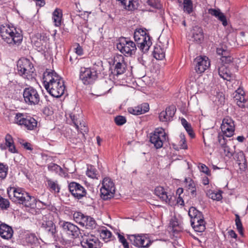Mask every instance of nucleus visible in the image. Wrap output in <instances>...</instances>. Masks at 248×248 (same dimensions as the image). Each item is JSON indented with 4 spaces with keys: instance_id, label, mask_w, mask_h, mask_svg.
Segmentation results:
<instances>
[{
    "instance_id": "obj_51",
    "label": "nucleus",
    "mask_w": 248,
    "mask_h": 248,
    "mask_svg": "<svg viewBox=\"0 0 248 248\" xmlns=\"http://www.w3.org/2000/svg\"><path fill=\"white\" fill-rule=\"evenodd\" d=\"M209 197L213 200L219 201L222 199V195L219 192H211L209 193Z\"/></svg>"
},
{
    "instance_id": "obj_8",
    "label": "nucleus",
    "mask_w": 248,
    "mask_h": 248,
    "mask_svg": "<svg viewBox=\"0 0 248 248\" xmlns=\"http://www.w3.org/2000/svg\"><path fill=\"white\" fill-rule=\"evenodd\" d=\"M117 48L123 54L129 56L134 54L137 50L136 44L124 37L120 38Z\"/></svg>"
},
{
    "instance_id": "obj_28",
    "label": "nucleus",
    "mask_w": 248,
    "mask_h": 248,
    "mask_svg": "<svg viewBox=\"0 0 248 248\" xmlns=\"http://www.w3.org/2000/svg\"><path fill=\"white\" fill-rule=\"evenodd\" d=\"M193 38L197 43H201L203 40L204 36L202 29L198 26H195L193 30Z\"/></svg>"
},
{
    "instance_id": "obj_60",
    "label": "nucleus",
    "mask_w": 248,
    "mask_h": 248,
    "mask_svg": "<svg viewBox=\"0 0 248 248\" xmlns=\"http://www.w3.org/2000/svg\"><path fill=\"white\" fill-rule=\"evenodd\" d=\"M23 146L24 147V148L27 150H32V148L31 147V143H29V142H26L23 145Z\"/></svg>"
},
{
    "instance_id": "obj_46",
    "label": "nucleus",
    "mask_w": 248,
    "mask_h": 248,
    "mask_svg": "<svg viewBox=\"0 0 248 248\" xmlns=\"http://www.w3.org/2000/svg\"><path fill=\"white\" fill-rule=\"evenodd\" d=\"M70 117L74 125L75 126L76 129H79L78 123L80 121L78 120L79 119V115L77 114H75L73 113L70 114Z\"/></svg>"
},
{
    "instance_id": "obj_45",
    "label": "nucleus",
    "mask_w": 248,
    "mask_h": 248,
    "mask_svg": "<svg viewBox=\"0 0 248 248\" xmlns=\"http://www.w3.org/2000/svg\"><path fill=\"white\" fill-rule=\"evenodd\" d=\"M234 148V146H232V147H230L228 145L224 146V151L226 154V155L229 157L232 156L235 152Z\"/></svg>"
},
{
    "instance_id": "obj_41",
    "label": "nucleus",
    "mask_w": 248,
    "mask_h": 248,
    "mask_svg": "<svg viewBox=\"0 0 248 248\" xmlns=\"http://www.w3.org/2000/svg\"><path fill=\"white\" fill-rule=\"evenodd\" d=\"M8 170V166L2 163H0V178L4 179L6 178Z\"/></svg>"
},
{
    "instance_id": "obj_4",
    "label": "nucleus",
    "mask_w": 248,
    "mask_h": 248,
    "mask_svg": "<svg viewBox=\"0 0 248 248\" xmlns=\"http://www.w3.org/2000/svg\"><path fill=\"white\" fill-rule=\"evenodd\" d=\"M102 66L101 62H98L91 68L81 67L80 70L79 78L85 85L92 84L97 78L98 68Z\"/></svg>"
},
{
    "instance_id": "obj_17",
    "label": "nucleus",
    "mask_w": 248,
    "mask_h": 248,
    "mask_svg": "<svg viewBox=\"0 0 248 248\" xmlns=\"http://www.w3.org/2000/svg\"><path fill=\"white\" fill-rule=\"evenodd\" d=\"M128 238L133 245L138 247L146 248L151 244L150 239L144 235H128Z\"/></svg>"
},
{
    "instance_id": "obj_62",
    "label": "nucleus",
    "mask_w": 248,
    "mask_h": 248,
    "mask_svg": "<svg viewBox=\"0 0 248 248\" xmlns=\"http://www.w3.org/2000/svg\"><path fill=\"white\" fill-rule=\"evenodd\" d=\"M228 233L231 237L234 238H236L237 237V234L234 231L231 230L229 231Z\"/></svg>"
},
{
    "instance_id": "obj_40",
    "label": "nucleus",
    "mask_w": 248,
    "mask_h": 248,
    "mask_svg": "<svg viewBox=\"0 0 248 248\" xmlns=\"http://www.w3.org/2000/svg\"><path fill=\"white\" fill-rule=\"evenodd\" d=\"M236 100H237V104L239 107L245 108L248 107V102L243 96V93L241 94V96L239 95L238 97L236 96Z\"/></svg>"
},
{
    "instance_id": "obj_33",
    "label": "nucleus",
    "mask_w": 248,
    "mask_h": 248,
    "mask_svg": "<svg viewBox=\"0 0 248 248\" xmlns=\"http://www.w3.org/2000/svg\"><path fill=\"white\" fill-rule=\"evenodd\" d=\"M62 12L60 9H56L53 13L52 18L56 26H59L61 24L62 18Z\"/></svg>"
},
{
    "instance_id": "obj_23",
    "label": "nucleus",
    "mask_w": 248,
    "mask_h": 248,
    "mask_svg": "<svg viewBox=\"0 0 248 248\" xmlns=\"http://www.w3.org/2000/svg\"><path fill=\"white\" fill-rule=\"evenodd\" d=\"M149 109V106L147 103H143L135 107L128 108V112L133 115H139L147 112Z\"/></svg>"
},
{
    "instance_id": "obj_63",
    "label": "nucleus",
    "mask_w": 248,
    "mask_h": 248,
    "mask_svg": "<svg viewBox=\"0 0 248 248\" xmlns=\"http://www.w3.org/2000/svg\"><path fill=\"white\" fill-rule=\"evenodd\" d=\"M177 202L181 205L184 204V200H183V198L180 196H179V197H178L177 200Z\"/></svg>"
},
{
    "instance_id": "obj_39",
    "label": "nucleus",
    "mask_w": 248,
    "mask_h": 248,
    "mask_svg": "<svg viewBox=\"0 0 248 248\" xmlns=\"http://www.w3.org/2000/svg\"><path fill=\"white\" fill-rule=\"evenodd\" d=\"M86 218L84 226L89 229H94L96 225L95 220L90 216H87Z\"/></svg>"
},
{
    "instance_id": "obj_29",
    "label": "nucleus",
    "mask_w": 248,
    "mask_h": 248,
    "mask_svg": "<svg viewBox=\"0 0 248 248\" xmlns=\"http://www.w3.org/2000/svg\"><path fill=\"white\" fill-rule=\"evenodd\" d=\"M119 2L124 8L128 11H132L137 8L136 1L134 0H116Z\"/></svg>"
},
{
    "instance_id": "obj_31",
    "label": "nucleus",
    "mask_w": 248,
    "mask_h": 248,
    "mask_svg": "<svg viewBox=\"0 0 248 248\" xmlns=\"http://www.w3.org/2000/svg\"><path fill=\"white\" fill-rule=\"evenodd\" d=\"M25 240L27 244L31 246H37L39 244V239L34 233L26 234Z\"/></svg>"
},
{
    "instance_id": "obj_61",
    "label": "nucleus",
    "mask_w": 248,
    "mask_h": 248,
    "mask_svg": "<svg viewBox=\"0 0 248 248\" xmlns=\"http://www.w3.org/2000/svg\"><path fill=\"white\" fill-rule=\"evenodd\" d=\"M181 123H182V125L185 127V128H186V127H187L188 126H189V125H190V124H189L186 121V120L184 118H182L181 119Z\"/></svg>"
},
{
    "instance_id": "obj_53",
    "label": "nucleus",
    "mask_w": 248,
    "mask_h": 248,
    "mask_svg": "<svg viewBox=\"0 0 248 248\" xmlns=\"http://www.w3.org/2000/svg\"><path fill=\"white\" fill-rule=\"evenodd\" d=\"M225 137L226 136L223 134H221L219 133L217 137L218 141L223 148L224 147V146H226L227 145L226 143V140L225 138Z\"/></svg>"
},
{
    "instance_id": "obj_5",
    "label": "nucleus",
    "mask_w": 248,
    "mask_h": 248,
    "mask_svg": "<svg viewBox=\"0 0 248 248\" xmlns=\"http://www.w3.org/2000/svg\"><path fill=\"white\" fill-rule=\"evenodd\" d=\"M134 38L138 47L143 53L149 50L152 42L150 36L147 35L145 31L140 29L136 30L134 32Z\"/></svg>"
},
{
    "instance_id": "obj_13",
    "label": "nucleus",
    "mask_w": 248,
    "mask_h": 248,
    "mask_svg": "<svg viewBox=\"0 0 248 248\" xmlns=\"http://www.w3.org/2000/svg\"><path fill=\"white\" fill-rule=\"evenodd\" d=\"M80 244L83 248H99L100 247V242L98 239L92 235L90 236L88 233L86 235L84 233V235H81ZM66 248H79L76 246H72Z\"/></svg>"
},
{
    "instance_id": "obj_32",
    "label": "nucleus",
    "mask_w": 248,
    "mask_h": 248,
    "mask_svg": "<svg viewBox=\"0 0 248 248\" xmlns=\"http://www.w3.org/2000/svg\"><path fill=\"white\" fill-rule=\"evenodd\" d=\"M218 74L224 80L230 81L231 79L232 75L225 65L221 66L218 68Z\"/></svg>"
},
{
    "instance_id": "obj_20",
    "label": "nucleus",
    "mask_w": 248,
    "mask_h": 248,
    "mask_svg": "<svg viewBox=\"0 0 248 248\" xmlns=\"http://www.w3.org/2000/svg\"><path fill=\"white\" fill-rule=\"evenodd\" d=\"M175 107L173 105L169 106L164 111H161L159 115V120L162 122H168L172 120L176 111Z\"/></svg>"
},
{
    "instance_id": "obj_26",
    "label": "nucleus",
    "mask_w": 248,
    "mask_h": 248,
    "mask_svg": "<svg viewBox=\"0 0 248 248\" xmlns=\"http://www.w3.org/2000/svg\"><path fill=\"white\" fill-rule=\"evenodd\" d=\"M208 13L217 18L224 27L228 25L226 16L219 9L210 8L208 10Z\"/></svg>"
},
{
    "instance_id": "obj_1",
    "label": "nucleus",
    "mask_w": 248,
    "mask_h": 248,
    "mask_svg": "<svg viewBox=\"0 0 248 248\" xmlns=\"http://www.w3.org/2000/svg\"><path fill=\"white\" fill-rule=\"evenodd\" d=\"M43 80L45 89L51 96L59 98L63 94L65 89L63 80L55 71L46 70Z\"/></svg>"
},
{
    "instance_id": "obj_30",
    "label": "nucleus",
    "mask_w": 248,
    "mask_h": 248,
    "mask_svg": "<svg viewBox=\"0 0 248 248\" xmlns=\"http://www.w3.org/2000/svg\"><path fill=\"white\" fill-rule=\"evenodd\" d=\"M180 5H183L184 12L190 14L193 11V3L191 0H177Z\"/></svg>"
},
{
    "instance_id": "obj_34",
    "label": "nucleus",
    "mask_w": 248,
    "mask_h": 248,
    "mask_svg": "<svg viewBox=\"0 0 248 248\" xmlns=\"http://www.w3.org/2000/svg\"><path fill=\"white\" fill-rule=\"evenodd\" d=\"M191 226L194 230L197 232H202L205 230V222L204 219L202 221H197V223L192 222L191 223Z\"/></svg>"
},
{
    "instance_id": "obj_38",
    "label": "nucleus",
    "mask_w": 248,
    "mask_h": 248,
    "mask_svg": "<svg viewBox=\"0 0 248 248\" xmlns=\"http://www.w3.org/2000/svg\"><path fill=\"white\" fill-rule=\"evenodd\" d=\"M46 182L48 187L51 190L54 191V192L57 193L59 192L60 187L57 181H54L50 179H47Z\"/></svg>"
},
{
    "instance_id": "obj_19",
    "label": "nucleus",
    "mask_w": 248,
    "mask_h": 248,
    "mask_svg": "<svg viewBox=\"0 0 248 248\" xmlns=\"http://www.w3.org/2000/svg\"><path fill=\"white\" fill-rule=\"evenodd\" d=\"M113 64L115 65L114 72L117 75L124 74L126 70V63L124 57L122 55H117L114 58Z\"/></svg>"
},
{
    "instance_id": "obj_48",
    "label": "nucleus",
    "mask_w": 248,
    "mask_h": 248,
    "mask_svg": "<svg viewBox=\"0 0 248 248\" xmlns=\"http://www.w3.org/2000/svg\"><path fill=\"white\" fill-rule=\"evenodd\" d=\"M86 174L88 177L90 178H97L96 170L92 166H91L90 168H88V170L86 172Z\"/></svg>"
},
{
    "instance_id": "obj_9",
    "label": "nucleus",
    "mask_w": 248,
    "mask_h": 248,
    "mask_svg": "<svg viewBox=\"0 0 248 248\" xmlns=\"http://www.w3.org/2000/svg\"><path fill=\"white\" fill-rule=\"evenodd\" d=\"M102 186L100 188V196L104 200H107L113 197L115 191L114 184L112 180L108 178H105L102 183Z\"/></svg>"
},
{
    "instance_id": "obj_21",
    "label": "nucleus",
    "mask_w": 248,
    "mask_h": 248,
    "mask_svg": "<svg viewBox=\"0 0 248 248\" xmlns=\"http://www.w3.org/2000/svg\"><path fill=\"white\" fill-rule=\"evenodd\" d=\"M5 142L0 144V148L2 150L8 148L9 151L12 153H17V150L14 145L13 139L11 135L7 134L5 137Z\"/></svg>"
},
{
    "instance_id": "obj_52",
    "label": "nucleus",
    "mask_w": 248,
    "mask_h": 248,
    "mask_svg": "<svg viewBox=\"0 0 248 248\" xmlns=\"http://www.w3.org/2000/svg\"><path fill=\"white\" fill-rule=\"evenodd\" d=\"M115 122L118 125H122L126 123V119L124 116H117L115 118Z\"/></svg>"
},
{
    "instance_id": "obj_6",
    "label": "nucleus",
    "mask_w": 248,
    "mask_h": 248,
    "mask_svg": "<svg viewBox=\"0 0 248 248\" xmlns=\"http://www.w3.org/2000/svg\"><path fill=\"white\" fill-rule=\"evenodd\" d=\"M17 69L19 75L28 79L32 77V74L35 71L31 62L26 58H22L17 61Z\"/></svg>"
},
{
    "instance_id": "obj_25",
    "label": "nucleus",
    "mask_w": 248,
    "mask_h": 248,
    "mask_svg": "<svg viewBox=\"0 0 248 248\" xmlns=\"http://www.w3.org/2000/svg\"><path fill=\"white\" fill-rule=\"evenodd\" d=\"M188 215L191 218V223L195 221V223H197V221H202V219H204L202 213L197 210L194 207H191L189 208Z\"/></svg>"
},
{
    "instance_id": "obj_64",
    "label": "nucleus",
    "mask_w": 248,
    "mask_h": 248,
    "mask_svg": "<svg viewBox=\"0 0 248 248\" xmlns=\"http://www.w3.org/2000/svg\"><path fill=\"white\" fill-rule=\"evenodd\" d=\"M245 140V138L243 136H239L237 137V140L239 142H243Z\"/></svg>"
},
{
    "instance_id": "obj_27",
    "label": "nucleus",
    "mask_w": 248,
    "mask_h": 248,
    "mask_svg": "<svg viewBox=\"0 0 248 248\" xmlns=\"http://www.w3.org/2000/svg\"><path fill=\"white\" fill-rule=\"evenodd\" d=\"M155 194L162 201L166 203H169L170 201V195H168L167 192L162 186H157L155 189Z\"/></svg>"
},
{
    "instance_id": "obj_3",
    "label": "nucleus",
    "mask_w": 248,
    "mask_h": 248,
    "mask_svg": "<svg viewBox=\"0 0 248 248\" xmlns=\"http://www.w3.org/2000/svg\"><path fill=\"white\" fill-rule=\"evenodd\" d=\"M0 35L5 42L12 45L18 46L23 39L22 35L15 28L9 26L0 28Z\"/></svg>"
},
{
    "instance_id": "obj_16",
    "label": "nucleus",
    "mask_w": 248,
    "mask_h": 248,
    "mask_svg": "<svg viewBox=\"0 0 248 248\" xmlns=\"http://www.w3.org/2000/svg\"><path fill=\"white\" fill-rule=\"evenodd\" d=\"M68 189L71 194L78 200L81 199L87 194L85 188L76 182H71L68 185Z\"/></svg>"
},
{
    "instance_id": "obj_57",
    "label": "nucleus",
    "mask_w": 248,
    "mask_h": 248,
    "mask_svg": "<svg viewBox=\"0 0 248 248\" xmlns=\"http://www.w3.org/2000/svg\"><path fill=\"white\" fill-rule=\"evenodd\" d=\"M233 58L232 56H224L221 57V60L224 63H230L232 62Z\"/></svg>"
},
{
    "instance_id": "obj_37",
    "label": "nucleus",
    "mask_w": 248,
    "mask_h": 248,
    "mask_svg": "<svg viewBox=\"0 0 248 248\" xmlns=\"http://www.w3.org/2000/svg\"><path fill=\"white\" fill-rule=\"evenodd\" d=\"M100 232V237L106 242L109 241L112 236L111 232L106 228L101 229Z\"/></svg>"
},
{
    "instance_id": "obj_2",
    "label": "nucleus",
    "mask_w": 248,
    "mask_h": 248,
    "mask_svg": "<svg viewBox=\"0 0 248 248\" xmlns=\"http://www.w3.org/2000/svg\"><path fill=\"white\" fill-rule=\"evenodd\" d=\"M7 193L9 198L14 202L31 208L36 207L35 198L21 188L9 187L7 189Z\"/></svg>"
},
{
    "instance_id": "obj_55",
    "label": "nucleus",
    "mask_w": 248,
    "mask_h": 248,
    "mask_svg": "<svg viewBox=\"0 0 248 248\" xmlns=\"http://www.w3.org/2000/svg\"><path fill=\"white\" fill-rule=\"evenodd\" d=\"M180 138L181 139L180 143H181L180 146L181 148L182 149H186L187 148V145L186 144V140L185 139V136L184 134H181L180 135Z\"/></svg>"
},
{
    "instance_id": "obj_43",
    "label": "nucleus",
    "mask_w": 248,
    "mask_h": 248,
    "mask_svg": "<svg viewBox=\"0 0 248 248\" xmlns=\"http://www.w3.org/2000/svg\"><path fill=\"white\" fill-rule=\"evenodd\" d=\"M235 216L236 217L235 220V225L236 226L238 232L240 233V234H243V228L241 221L240 218V217L237 214H235Z\"/></svg>"
},
{
    "instance_id": "obj_10",
    "label": "nucleus",
    "mask_w": 248,
    "mask_h": 248,
    "mask_svg": "<svg viewBox=\"0 0 248 248\" xmlns=\"http://www.w3.org/2000/svg\"><path fill=\"white\" fill-rule=\"evenodd\" d=\"M23 96L24 101L29 105L39 104L40 101V96L36 89L31 86L24 89Z\"/></svg>"
},
{
    "instance_id": "obj_59",
    "label": "nucleus",
    "mask_w": 248,
    "mask_h": 248,
    "mask_svg": "<svg viewBox=\"0 0 248 248\" xmlns=\"http://www.w3.org/2000/svg\"><path fill=\"white\" fill-rule=\"evenodd\" d=\"M75 52L79 56H81L83 54V49L81 46L78 44L77 47L75 48Z\"/></svg>"
},
{
    "instance_id": "obj_42",
    "label": "nucleus",
    "mask_w": 248,
    "mask_h": 248,
    "mask_svg": "<svg viewBox=\"0 0 248 248\" xmlns=\"http://www.w3.org/2000/svg\"><path fill=\"white\" fill-rule=\"evenodd\" d=\"M217 53L218 55L224 56H231L229 51L226 48L225 46H219L217 48Z\"/></svg>"
},
{
    "instance_id": "obj_15",
    "label": "nucleus",
    "mask_w": 248,
    "mask_h": 248,
    "mask_svg": "<svg viewBox=\"0 0 248 248\" xmlns=\"http://www.w3.org/2000/svg\"><path fill=\"white\" fill-rule=\"evenodd\" d=\"M220 128L226 137H231L233 135L235 130L234 121L231 117H226L222 120Z\"/></svg>"
},
{
    "instance_id": "obj_49",
    "label": "nucleus",
    "mask_w": 248,
    "mask_h": 248,
    "mask_svg": "<svg viewBox=\"0 0 248 248\" xmlns=\"http://www.w3.org/2000/svg\"><path fill=\"white\" fill-rule=\"evenodd\" d=\"M10 205L9 201L0 196V208L2 209H7Z\"/></svg>"
},
{
    "instance_id": "obj_36",
    "label": "nucleus",
    "mask_w": 248,
    "mask_h": 248,
    "mask_svg": "<svg viewBox=\"0 0 248 248\" xmlns=\"http://www.w3.org/2000/svg\"><path fill=\"white\" fill-rule=\"evenodd\" d=\"M87 217L80 212L75 213L73 215L75 221L82 226H84Z\"/></svg>"
},
{
    "instance_id": "obj_12",
    "label": "nucleus",
    "mask_w": 248,
    "mask_h": 248,
    "mask_svg": "<svg viewBox=\"0 0 248 248\" xmlns=\"http://www.w3.org/2000/svg\"><path fill=\"white\" fill-rule=\"evenodd\" d=\"M167 140V135L162 128L155 129L154 132L150 134V141L156 149L161 148L163 143Z\"/></svg>"
},
{
    "instance_id": "obj_11",
    "label": "nucleus",
    "mask_w": 248,
    "mask_h": 248,
    "mask_svg": "<svg viewBox=\"0 0 248 248\" xmlns=\"http://www.w3.org/2000/svg\"><path fill=\"white\" fill-rule=\"evenodd\" d=\"M14 122L18 125L24 126L29 130H33L37 124V122L35 119L21 113L16 114Z\"/></svg>"
},
{
    "instance_id": "obj_7",
    "label": "nucleus",
    "mask_w": 248,
    "mask_h": 248,
    "mask_svg": "<svg viewBox=\"0 0 248 248\" xmlns=\"http://www.w3.org/2000/svg\"><path fill=\"white\" fill-rule=\"evenodd\" d=\"M53 220L52 215L48 212L45 215H43L42 218L40 220L39 224L41 228L47 232L48 235L54 238L57 230Z\"/></svg>"
},
{
    "instance_id": "obj_35",
    "label": "nucleus",
    "mask_w": 248,
    "mask_h": 248,
    "mask_svg": "<svg viewBox=\"0 0 248 248\" xmlns=\"http://www.w3.org/2000/svg\"><path fill=\"white\" fill-rule=\"evenodd\" d=\"M154 58L156 60H161L165 58V51L164 49L160 46H156L155 47L153 52Z\"/></svg>"
},
{
    "instance_id": "obj_22",
    "label": "nucleus",
    "mask_w": 248,
    "mask_h": 248,
    "mask_svg": "<svg viewBox=\"0 0 248 248\" xmlns=\"http://www.w3.org/2000/svg\"><path fill=\"white\" fill-rule=\"evenodd\" d=\"M234 159L239 167L240 170L241 172L244 171L247 168V161L244 153L242 151H239L236 153Z\"/></svg>"
},
{
    "instance_id": "obj_18",
    "label": "nucleus",
    "mask_w": 248,
    "mask_h": 248,
    "mask_svg": "<svg viewBox=\"0 0 248 248\" xmlns=\"http://www.w3.org/2000/svg\"><path fill=\"white\" fill-rule=\"evenodd\" d=\"M195 62V70L198 74L203 73L210 65V63L207 57H197L194 60Z\"/></svg>"
},
{
    "instance_id": "obj_44",
    "label": "nucleus",
    "mask_w": 248,
    "mask_h": 248,
    "mask_svg": "<svg viewBox=\"0 0 248 248\" xmlns=\"http://www.w3.org/2000/svg\"><path fill=\"white\" fill-rule=\"evenodd\" d=\"M147 3L155 9H159L162 7V5L158 0H147Z\"/></svg>"
},
{
    "instance_id": "obj_47",
    "label": "nucleus",
    "mask_w": 248,
    "mask_h": 248,
    "mask_svg": "<svg viewBox=\"0 0 248 248\" xmlns=\"http://www.w3.org/2000/svg\"><path fill=\"white\" fill-rule=\"evenodd\" d=\"M48 169L50 171H55L56 173L62 171V169L60 166L54 163L49 164L48 165Z\"/></svg>"
},
{
    "instance_id": "obj_54",
    "label": "nucleus",
    "mask_w": 248,
    "mask_h": 248,
    "mask_svg": "<svg viewBox=\"0 0 248 248\" xmlns=\"http://www.w3.org/2000/svg\"><path fill=\"white\" fill-rule=\"evenodd\" d=\"M118 237L119 241L123 244L124 248H129L128 243H127L124 237L120 233H118Z\"/></svg>"
},
{
    "instance_id": "obj_24",
    "label": "nucleus",
    "mask_w": 248,
    "mask_h": 248,
    "mask_svg": "<svg viewBox=\"0 0 248 248\" xmlns=\"http://www.w3.org/2000/svg\"><path fill=\"white\" fill-rule=\"evenodd\" d=\"M13 235V230L11 227L6 224L0 225V236L3 239H9Z\"/></svg>"
},
{
    "instance_id": "obj_58",
    "label": "nucleus",
    "mask_w": 248,
    "mask_h": 248,
    "mask_svg": "<svg viewBox=\"0 0 248 248\" xmlns=\"http://www.w3.org/2000/svg\"><path fill=\"white\" fill-rule=\"evenodd\" d=\"M185 129L186 130L188 135L191 138H194L195 137V134L191 128V125H189V126L185 128Z\"/></svg>"
},
{
    "instance_id": "obj_14",
    "label": "nucleus",
    "mask_w": 248,
    "mask_h": 248,
    "mask_svg": "<svg viewBox=\"0 0 248 248\" xmlns=\"http://www.w3.org/2000/svg\"><path fill=\"white\" fill-rule=\"evenodd\" d=\"M60 226L65 232L71 238H76L78 237L79 234L84 235L80 232L79 228L75 224L68 221H62L60 223Z\"/></svg>"
},
{
    "instance_id": "obj_56",
    "label": "nucleus",
    "mask_w": 248,
    "mask_h": 248,
    "mask_svg": "<svg viewBox=\"0 0 248 248\" xmlns=\"http://www.w3.org/2000/svg\"><path fill=\"white\" fill-rule=\"evenodd\" d=\"M200 167V170L201 171L205 173L206 175L209 176L211 175L210 171L209 170V168L204 164H201Z\"/></svg>"
},
{
    "instance_id": "obj_50",
    "label": "nucleus",
    "mask_w": 248,
    "mask_h": 248,
    "mask_svg": "<svg viewBox=\"0 0 248 248\" xmlns=\"http://www.w3.org/2000/svg\"><path fill=\"white\" fill-rule=\"evenodd\" d=\"M79 129H77L79 130L81 133L82 134V136H84V133H87L88 131V128L87 126L86 125L85 122L82 121L81 122H79L78 123Z\"/></svg>"
}]
</instances>
